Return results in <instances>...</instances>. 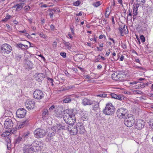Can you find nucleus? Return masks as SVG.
Here are the masks:
<instances>
[{
	"instance_id": "nucleus-29",
	"label": "nucleus",
	"mask_w": 153,
	"mask_h": 153,
	"mask_svg": "<svg viewBox=\"0 0 153 153\" xmlns=\"http://www.w3.org/2000/svg\"><path fill=\"white\" fill-rule=\"evenodd\" d=\"M41 143L38 140H36L33 141L31 145H32V147L33 146L36 147L39 146L41 144Z\"/></svg>"
},
{
	"instance_id": "nucleus-61",
	"label": "nucleus",
	"mask_w": 153,
	"mask_h": 153,
	"mask_svg": "<svg viewBox=\"0 0 153 153\" xmlns=\"http://www.w3.org/2000/svg\"><path fill=\"white\" fill-rule=\"evenodd\" d=\"M124 56H123L122 55L120 58V61H123L124 59Z\"/></svg>"
},
{
	"instance_id": "nucleus-53",
	"label": "nucleus",
	"mask_w": 153,
	"mask_h": 153,
	"mask_svg": "<svg viewBox=\"0 0 153 153\" xmlns=\"http://www.w3.org/2000/svg\"><path fill=\"white\" fill-rule=\"evenodd\" d=\"M146 84L145 83H141V85H140L139 87H140V88H144L146 86Z\"/></svg>"
},
{
	"instance_id": "nucleus-51",
	"label": "nucleus",
	"mask_w": 153,
	"mask_h": 153,
	"mask_svg": "<svg viewBox=\"0 0 153 153\" xmlns=\"http://www.w3.org/2000/svg\"><path fill=\"white\" fill-rule=\"evenodd\" d=\"M131 12H132V10H128V16H131V17H130V19H131V18H132V17H131V16H132Z\"/></svg>"
},
{
	"instance_id": "nucleus-48",
	"label": "nucleus",
	"mask_w": 153,
	"mask_h": 153,
	"mask_svg": "<svg viewBox=\"0 0 153 153\" xmlns=\"http://www.w3.org/2000/svg\"><path fill=\"white\" fill-rule=\"evenodd\" d=\"M74 86L73 85H70L68 86H67L65 88V90H69V89H71L73 88L74 87Z\"/></svg>"
},
{
	"instance_id": "nucleus-5",
	"label": "nucleus",
	"mask_w": 153,
	"mask_h": 153,
	"mask_svg": "<svg viewBox=\"0 0 153 153\" xmlns=\"http://www.w3.org/2000/svg\"><path fill=\"white\" fill-rule=\"evenodd\" d=\"M135 122L134 117L132 114L127 115L124 120V123L128 127H131L134 124Z\"/></svg>"
},
{
	"instance_id": "nucleus-50",
	"label": "nucleus",
	"mask_w": 153,
	"mask_h": 153,
	"mask_svg": "<svg viewBox=\"0 0 153 153\" xmlns=\"http://www.w3.org/2000/svg\"><path fill=\"white\" fill-rule=\"evenodd\" d=\"M149 126L153 130V119L151 120Z\"/></svg>"
},
{
	"instance_id": "nucleus-58",
	"label": "nucleus",
	"mask_w": 153,
	"mask_h": 153,
	"mask_svg": "<svg viewBox=\"0 0 153 153\" xmlns=\"http://www.w3.org/2000/svg\"><path fill=\"white\" fill-rule=\"evenodd\" d=\"M58 108L59 110L61 111V112L62 113V112L63 111H64V110L63 109V107L62 106H59Z\"/></svg>"
},
{
	"instance_id": "nucleus-62",
	"label": "nucleus",
	"mask_w": 153,
	"mask_h": 153,
	"mask_svg": "<svg viewBox=\"0 0 153 153\" xmlns=\"http://www.w3.org/2000/svg\"><path fill=\"white\" fill-rule=\"evenodd\" d=\"M135 67L137 68H138V69H140V70H143V67H139L138 66H136Z\"/></svg>"
},
{
	"instance_id": "nucleus-9",
	"label": "nucleus",
	"mask_w": 153,
	"mask_h": 153,
	"mask_svg": "<svg viewBox=\"0 0 153 153\" xmlns=\"http://www.w3.org/2000/svg\"><path fill=\"white\" fill-rule=\"evenodd\" d=\"M33 94L34 98L38 100L42 99L44 97V94L43 92L39 90H35Z\"/></svg>"
},
{
	"instance_id": "nucleus-7",
	"label": "nucleus",
	"mask_w": 153,
	"mask_h": 153,
	"mask_svg": "<svg viewBox=\"0 0 153 153\" xmlns=\"http://www.w3.org/2000/svg\"><path fill=\"white\" fill-rule=\"evenodd\" d=\"M68 125L67 127V129L71 134L75 135L78 133V130L76 125Z\"/></svg>"
},
{
	"instance_id": "nucleus-60",
	"label": "nucleus",
	"mask_w": 153,
	"mask_h": 153,
	"mask_svg": "<svg viewBox=\"0 0 153 153\" xmlns=\"http://www.w3.org/2000/svg\"><path fill=\"white\" fill-rule=\"evenodd\" d=\"M51 28L52 30H53L55 28V26L53 25H51Z\"/></svg>"
},
{
	"instance_id": "nucleus-42",
	"label": "nucleus",
	"mask_w": 153,
	"mask_h": 153,
	"mask_svg": "<svg viewBox=\"0 0 153 153\" xmlns=\"http://www.w3.org/2000/svg\"><path fill=\"white\" fill-rule=\"evenodd\" d=\"M56 129H57L56 126H54L51 128V130H50V131H52V132H54V133H55L56 132Z\"/></svg>"
},
{
	"instance_id": "nucleus-64",
	"label": "nucleus",
	"mask_w": 153,
	"mask_h": 153,
	"mask_svg": "<svg viewBox=\"0 0 153 153\" xmlns=\"http://www.w3.org/2000/svg\"><path fill=\"white\" fill-rule=\"evenodd\" d=\"M83 12H80L78 14H76V15L77 16H82V14Z\"/></svg>"
},
{
	"instance_id": "nucleus-6",
	"label": "nucleus",
	"mask_w": 153,
	"mask_h": 153,
	"mask_svg": "<svg viewBox=\"0 0 153 153\" xmlns=\"http://www.w3.org/2000/svg\"><path fill=\"white\" fill-rule=\"evenodd\" d=\"M35 136L37 138H41L44 137L46 134L45 131L41 128H37L34 131Z\"/></svg>"
},
{
	"instance_id": "nucleus-57",
	"label": "nucleus",
	"mask_w": 153,
	"mask_h": 153,
	"mask_svg": "<svg viewBox=\"0 0 153 153\" xmlns=\"http://www.w3.org/2000/svg\"><path fill=\"white\" fill-rule=\"evenodd\" d=\"M111 51L110 49H108V51H106V53L105 55L107 56H108L110 53Z\"/></svg>"
},
{
	"instance_id": "nucleus-8",
	"label": "nucleus",
	"mask_w": 153,
	"mask_h": 153,
	"mask_svg": "<svg viewBox=\"0 0 153 153\" xmlns=\"http://www.w3.org/2000/svg\"><path fill=\"white\" fill-rule=\"evenodd\" d=\"M128 110L126 108L119 109L117 112V116L120 118H123L127 115Z\"/></svg>"
},
{
	"instance_id": "nucleus-1",
	"label": "nucleus",
	"mask_w": 153,
	"mask_h": 153,
	"mask_svg": "<svg viewBox=\"0 0 153 153\" xmlns=\"http://www.w3.org/2000/svg\"><path fill=\"white\" fill-rule=\"evenodd\" d=\"M63 117L65 122L68 125L74 124L76 122L75 115L71 110H66L63 114Z\"/></svg>"
},
{
	"instance_id": "nucleus-25",
	"label": "nucleus",
	"mask_w": 153,
	"mask_h": 153,
	"mask_svg": "<svg viewBox=\"0 0 153 153\" xmlns=\"http://www.w3.org/2000/svg\"><path fill=\"white\" fill-rule=\"evenodd\" d=\"M16 47L17 48H19L22 50H26L28 48V46L27 45H23L21 43L17 44Z\"/></svg>"
},
{
	"instance_id": "nucleus-10",
	"label": "nucleus",
	"mask_w": 153,
	"mask_h": 153,
	"mask_svg": "<svg viewBox=\"0 0 153 153\" xmlns=\"http://www.w3.org/2000/svg\"><path fill=\"white\" fill-rule=\"evenodd\" d=\"M145 125V123L141 119L137 120L136 123L135 124V128L139 130H141L144 127Z\"/></svg>"
},
{
	"instance_id": "nucleus-39",
	"label": "nucleus",
	"mask_w": 153,
	"mask_h": 153,
	"mask_svg": "<svg viewBox=\"0 0 153 153\" xmlns=\"http://www.w3.org/2000/svg\"><path fill=\"white\" fill-rule=\"evenodd\" d=\"M107 94H100L97 95L96 96L101 98H104L107 97Z\"/></svg>"
},
{
	"instance_id": "nucleus-59",
	"label": "nucleus",
	"mask_w": 153,
	"mask_h": 153,
	"mask_svg": "<svg viewBox=\"0 0 153 153\" xmlns=\"http://www.w3.org/2000/svg\"><path fill=\"white\" fill-rule=\"evenodd\" d=\"M11 17V16L9 15H7L6 16L5 18H6L8 20Z\"/></svg>"
},
{
	"instance_id": "nucleus-20",
	"label": "nucleus",
	"mask_w": 153,
	"mask_h": 153,
	"mask_svg": "<svg viewBox=\"0 0 153 153\" xmlns=\"http://www.w3.org/2000/svg\"><path fill=\"white\" fill-rule=\"evenodd\" d=\"M94 103V101L87 98H84L82 100V104L84 105H91Z\"/></svg>"
},
{
	"instance_id": "nucleus-15",
	"label": "nucleus",
	"mask_w": 153,
	"mask_h": 153,
	"mask_svg": "<svg viewBox=\"0 0 153 153\" xmlns=\"http://www.w3.org/2000/svg\"><path fill=\"white\" fill-rule=\"evenodd\" d=\"M74 96L73 94L65 96L63 100V102L66 103L70 102L72 100L74 99L73 97Z\"/></svg>"
},
{
	"instance_id": "nucleus-43",
	"label": "nucleus",
	"mask_w": 153,
	"mask_h": 153,
	"mask_svg": "<svg viewBox=\"0 0 153 153\" xmlns=\"http://www.w3.org/2000/svg\"><path fill=\"white\" fill-rule=\"evenodd\" d=\"M56 106L54 105H52L49 109V112H51L52 111L56 109Z\"/></svg>"
},
{
	"instance_id": "nucleus-14",
	"label": "nucleus",
	"mask_w": 153,
	"mask_h": 153,
	"mask_svg": "<svg viewBox=\"0 0 153 153\" xmlns=\"http://www.w3.org/2000/svg\"><path fill=\"white\" fill-rule=\"evenodd\" d=\"M77 128L78 130V132L82 134L84 133L85 131L84 127L82 123H78L76 124Z\"/></svg>"
},
{
	"instance_id": "nucleus-28",
	"label": "nucleus",
	"mask_w": 153,
	"mask_h": 153,
	"mask_svg": "<svg viewBox=\"0 0 153 153\" xmlns=\"http://www.w3.org/2000/svg\"><path fill=\"white\" fill-rule=\"evenodd\" d=\"M44 75L42 73H39L37 76H36V80L39 82H41L42 80L44 79Z\"/></svg>"
},
{
	"instance_id": "nucleus-37",
	"label": "nucleus",
	"mask_w": 153,
	"mask_h": 153,
	"mask_svg": "<svg viewBox=\"0 0 153 153\" xmlns=\"http://www.w3.org/2000/svg\"><path fill=\"white\" fill-rule=\"evenodd\" d=\"M22 141L24 142L23 140V137H22V135L21 136H19L18 138L16 140V143H19L21 141Z\"/></svg>"
},
{
	"instance_id": "nucleus-44",
	"label": "nucleus",
	"mask_w": 153,
	"mask_h": 153,
	"mask_svg": "<svg viewBox=\"0 0 153 153\" xmlns=\"http://www.w3.org/2000/svg\"><path fill=\"white\" fill-rule=\"evenodd\" d=\"M52 10H53L54 11H56V10H50V13H49V15L50 16V17L51 18H52L53 17V13L52 12Z\"/></svg>"
},
{
	"instance_id": "nucleus-33",
	"label": "nucleus",
	"mask_w": 153,
	"mask_h": 153,
	"mask_svg": "<svg viewBox=\"0 0 153 153\" xmlns=\"http://www.w3.org/2000/svg\"><path fill=\"white\" fill-rule=\"evenodd\" d=\"M137 3L136 4H138L139 5H144L146 3V0H137Z\"/></svg>"
},
{
	"instance_id": "nucleus-11",
	"label": "nucleus",
	"mask_w": 153,
	"mask_h": 153,
	"mask_svg": "<svg viewBox=\"0 0 153 153\" xmlns=\"http://www.w3.org/2000/svg\"><path fill=\"white\" fill-rule=\"evenodd\" d=\"M123 74L120 71L116 72L112 74V79L116 81H121L122 80Z\"/></svg>"
},
{
	"instance_id": "nucleus-38",
	"label": "nucleus",
	"mask_w": 153,
	"mask_h": 153,
	"mask_svg": "<svg viewBox=\"0 0 153 153\" xmlns=\"http://www.w3.org/2000/svg\"><path fill=\"white\" fill-rule=\"evenodd\" d=\"M10 132H9L8 131H6V132H4L3 134H2V137H7V136H9L10 133H11Z\"/></svg>"
},
{
	"instance_id": "nucleus-56",
	"label": "nucleus",
	"mask_w": 153,
	"mask_h": 153,
	"mask_svg": "<svg viewBox=\"0 0 153 153\" xmlns=\"http://www.w3.org/2000/svg\"><path fill=\"white\" fill-rule=\"evenodd\" d=\"M5 141L6 142V143H7L9 141H10V139L7 137H5Z\"/></svg>"
},
{
	"instance_id": "nucleus-13",
	"label": "nucleus",
	"mask_w": 153,
	"mask_h": 153,
	"mask_svg": "<svg viewBox=\"0 0 153 153\" xmlns=\"http://www.w3.org/2000/svg\"><path fill=\"white\" fill-rule=\"evenodd\" d=\"M26 107L28 109L33 108L35 106V102L32 100H28L26 101L25 103Z\"/></svg>"
},
{
	"instance_id": "nucleus-4",
	"label": "nucleus",
	"mask_w": 153,
	"mask_h": 153,
	"mask_svg": "<svg viewBox=\"0 0 153 153\" xmlns=\"http://www.w3.org/2000/svg\"><path fill=\"white\" fill-rule=\"evenodd\" d=\"M12 51V47L7 43H4L0 46V52L2 54L7 55L10 53Z\"/></svg>"
},
{
	"instance_id": "nucleus-40",
	"label": "nucleus",
	"mask_w": 153,
	"mask_h": 153,
	"mask_svg": "<svg viewBox=\"0 0 153 153\" xmlns=\"http://www.w3.org/2000/svg\"><path fill=\"white\" fill-rule=\"evenodd\" d=\"M81 2L79 1H76L74 2L73 3V5L75 6H78L81 4Z\"/></svg>"
},
{
	"instance_id": "nucleus-46",
	"label": "nucleus",
	"mask_w": 153,
	"mask_h": 153,
	"mask_svg": "<svg viewBox=\"0 0 153 153\" xmlns=\"http://www.w3.org/2000/svg\"><path fill=\"white\" fill-rule=\"evenodd\" d=\"M30 9V7L29 6H25L24 7V9L26 12H27L28 11H29Z\"/></svg>"
},
{
	"instance_id": "nucleus-35",
	"label": "nucleus",
	"mask_w": 153,
	"mask_h": 153,
	"mask_svg": "<svg viewBox=\"0 0 153 153\" xmlns=\"http://www.w3.org/2000/svg\"><path fill=\"white\" fill-rule=\"evenodd\" d=\"M139 82H137L135 81H134L132 82H128V84L130 85V86H129L130 88H133V86H134L135 85L137 84Z\"/></svg>"
},
{
	"instance_id": "nucleus-2",
	"label": "nucleus",
	"mask_w": 153,
	"mask_h": 153,
	"mask_svg": "<svg viewBox=\"0 0 153 153\" xmlns=\"http://www.w3.org/2000/svg\"><path fill=\"white\" fill-rule=\"evenodd\" d=\"M15 123L12 120L9 118L6 119L4 123V127L6 129H10V131L14 134L16 133V130L14 128L16 126Z\"/></svg>"
},
{
	"instance_id": "nucleus-31",
	"label": "nucleus",
	"mask_w": 153,
	"mask_h": 153,
	"mask_svg": "<svg viewBox=\"0 0 153 153\" xmlns=\"http://www.w3.org/2000/svg\"><path fill=\"white\" fill-rule=\"evenodd\" d=\"M80 117L81 119L83 121L87 120L88 119V115L86 113L81 115Z\"/></svg>"
},
{
	"instance_id": "nucleus-26",
	"label": "nucleus",
	"mask_w": 153,
	"mask_h": 153,
	"mask_svg": "<svg viewBox=\"0 0 153 153\" xmlns=\"http://www.w3.org/2000/svg\"><path fill=\"white\" fill-rule=\"evenodd\" d=\"M63 43L64 45L65 48L69 50H70L72 47V45L69 42H67L63 40Z\"/></svg>"
},
{
	"instance_id": "nucleus-27",
	"label": "nucleus",
	"mask_w": 153,
	"mask_h": 153,
	"mask_svg": "<svg viewBox=\"0 0 153 153\" xmlns=\"http://www.w3.org/2000/svg\"><path fill=\"white\" fill-rule=\"evenodd\" d=\"M139 5L138 4H134L133 5V14L134 15H137V10L138 8L139 7Z\"/></svg>"
},
{
	"instance_id": "nucleus-47",
	"label": "nucleus",
	"mask_w": 153,
	"mask_h": 153,
	"mask_svg": "<svg viewBox=\"0 0 153 153\" xmlns=\"http://www.w3.org/2000/svg\"><path fill=\"white\" fill-rule=\"evenodd\" d=\"M7 148L8 149H9L11 148V141H9V142L7 143Z\"/></svg>"
},
{
	"instance_id": "nucleus-36",
	"label": "nucleus",
	"mask_w": 153,
	"mask_h": 153,
	"mask_svg": "<svg viewBox=\"0 0 153 153\" xmlns=\"http://www.w3.org/2000/svg\"><path fill=\"white\" fill-rule=\"evenodd\" d=\"M134 94H141L143 93V92L141 91L137 90H134L132 91Z\"/></svg>"
},
{
	"instance_id": "nucleus-12",
	"label": "nucleus",
	"mask_w": 153,
	"mask_h": 153,
	"mask_svg": "<svg viewBox=\"0 0 153 153\" xmlns=\"http://www.w3.org/2000/svg\"><path fill=\"white\" fill-rule=\"evenodd\" d=\"M26 113V110L23 108H20L16 111V114L17 117L19 118L24 117Z\"/></svg>"
},
{
	"instance_id": "nucleus-18",
	"label": "nucleus",
	"mask_w": 153,
	"mask_h": 153,
	"mask_svg": "<svg viewBox=\"0 0 153 153\" xmlns=\"http://www.w3.org/2000/svg\"><path fill=\"white\" fill-rule=\"evenodd\" d=\"M119 30L120 32L121 35L123 36V33L127 34L128 33V29L127 26L125 25H124L123 27L122 26L119 28Z\"/></svg>"
},
{
	"instance_id": "nucleus-17",
	"label": "nucleus",
	"mask_w": 153,
	"mask_h": 153,
	"mask_svg": "<svg viewBox=\"0 0 153 153\" xmlns=\"http://www.w3.org/2000/svg\"><path fill=\"white\" fill-rule=\"evenodd\" d=\"M28 122V120H25L24 121L19 123V125H16L14 128L15 130H16H16L19 129L24 127L25 125H27ZM17 125H18V124Z\"/></svg>"
},
{
	"instance_id": "nucleus-49",
	"label": "nucleus",
	"mask_w": 153,
	"mask_h": 153,
	"mask_svg": "<svg viewBox=\"0 0 153 153\" xmlns=\"http://www.w3.org/2000/svg\"><path fill=\"white\" fill-rule=\"evenodd\" d=\"M70 29H71V32L72 34L73 35H74L75 34V33H74V27H73V26H70Z\"/></svg>"
},
{
	"instance_id": "nucleus-3",
	"label": "nucleus",
	"mask_w": 153,
	"mask_h": 153,
	"mask_svg": "<svg viewBox=\"0 0 153 153\" xmlns=\"http://www.w3.org/2000/svg\"><path fill=\"white\" fill-rule=\"evenodd\" d=\"M115 112V107L112 103L109 102L106 104L103 110V113L107 115L111 116Z\"/></svg>"
},
{
	"instance_id": "nucleus-54",
	"label": "nucleus",
	"mask_w": 153,
	"mask_h": 153,
	"mask_svg": "<svg viewBox=\"0 0 153 153\" xmlns=\"http://www.w3.org/2000/svg\"><path fill=\"white\" fill-rule=\"evenodd\" d=\"M133 88L134 89H140V87L139 85H136L134 86H133Z\"/></svg>"
},
{
	"instance_id": "nucleus-21",
	"label": "nucleus",
	"mask_w": 153,
	"mask_h": 153,
	"mask_svg": "<svg viewBox=\"0 0 153 153\" xmlns=\"http://www.w3.org/2000/svg\"><path fill=\"white\" fill-rule=\"evenodd\" d=\"M54 132L50 131L46 138V140L47 142H49L53 139V137L55 135Z\"/></svg>"
},
{
	"instance_id": "nucleus-63",
	"label": "nucleus",
	"mask_w": 153,
	"mask_h": 153,
	"mask_svg": "<svg viewBox=\"0 0 153 153\" xmlns=\"http://www.w3.org/2000/svg\"><path fill=\"white\" fill-rule=\"evenodd\" d=\"M65 74L66 75V76H68L69 75H70V74L67 71H65V72H64Z\"/></svg>"
},
{
	"instance_id": "nucleus-24",
	"label": "nucleus",
	"mask_w": 153,
	"mask_h": 153,
	"mask_svg": "<svg viewBox=\"0 0 153 153\" xmlns=\"http://www.w3.org/2000/svg\"><path fill=\"white\" fill-rule=\"evenodd\" d=\"M30 134V132L28 131H27L22 134V137L24 142L27 141L28 139V135Z\"/></svg>"
},
{
	"instance_id": "nucleus-55",
	"label": "nucleus",
	"mask_w": 153,
	"mask_h": 153,
	"mask_svg": "<svg viewBox=\"0 0 153 153\" xmlns=\"http://www.w3.org/2000/svg\"><path fill=\"white\" fill-rule=\"evenodd\" d=\"M48 81L51 82V83L52 84V85H53V79L52 78H48Z\"/></svg>"
},
{
	"instance_id": "nucleus-23",
	"label": "nucleus",
	"mask_w": 153,
	"mask_h": 153,
	"mask_svg": "<svg viewBox=\"0 0 153 153\" xmlns=\"http://www.w3.org/2000/svg\"><path fill=\"white\" fill-rule=\"evenodd\" d=\"M24 66L27 69H31L33 68V64L30 61L27 60L25 63Z\"/></svg>"
},
{
	"instance_id": "nucleus-32",
	"label": "nucleus",
	"mask_w": 153,
	"mask_h": 153,
	"mask_svg": "<svg viewBox=\"0 0 153 153\" xmlns=\"http://www.w3.org/2000/svg\"><path fill=\"white\" fill-rule=\"evenodd\" d=\"M49 113L48 110L47 109H44L42 111V116L43 118L44 117L46 116V115H48Z\"/></svg>"
},
{
	"instance_id": "nucleus-16",
	"label": "nucleus",
	"mask_w": 153,
	"mask_h": 153,
	"mask_svg": "<svg viewBox=\"0 0 153 153\" xmlns=\"http://www.w3.org/2000/svg\"><path fill=\"white\" fill-rule=\"evenodd\" d=\"M33 150L32 145H26L24 148V153H33Z\"/></svg>"
},
{
	"instance_id": "nucleus-52",
	"label": "nucleus",
	"mask_w": 153,
	"mask_h": 153,
	"mask_svg": "<svg viewBox=\"0 0 153 153\" xmlns=\"http://www.w3.org/2000/svg\"><path fill=\"white\" fill-rule=\"evenodd\" d=\"M60 54L63 58H65L66 57V53L64 52H61L60 53Z\"/></svg>"
},
{
	"instance_id": "nucleus-19",
	"label": "nucleus",
	"mask_w": 153,
	"mask_h": 153,
	"mask_svg": "<svg viewBox=\"0 0 153 153\" xmlns=\"http://www.w3.org/2000/svg\"><path fill=\"white\" fill-rule=\"evenodd\" d=\"M25 3H20L17 4L13 6V8H16V11H20L23 7Z\"/></svg>"
},
{
	"instance_id": "nucleus-22",
	"label": "nucleus",
	"mask_w": 153,
	"mask_h": 153,
	"mask_svg": "<svg viewBox=\"0 0 153 153\" xmlns=\"http://www.w3.org/2000/svg\"><path fill=\"white\" fill-rule=\"evenodd\" d=\"M111 98L118 100H122L123 96L120 94H116L114 93H111L110 94Z\"/></svg>"
},
{
	"instance_id": "nucleus-30",
	"label": "nucleus",
	"mask_w": 153,
	"mask_h": 153,
	"mask_svg": "<svg viewBox=\"0 0 153 153\" xmlns=\"http://www.w3.org/2000/svg\"><path fill=\"white\" fill-rule=\"evenodd\" d=\"M57 130L58 131L60 129L62 130H66L67 129V127L65 126L62 125V124H59L57 125Z\"/></svg>"
},
{
	"instance_id": "nucleus-45",
	"label": "nucleus",
	"mask_w": 153,
	"mask_h": 153,
	"mask_svg": "<svg viewBox=\"0 0 153 153\" xmlns=\"http://www.w3.org/2000/svg\"><path fill=\"white\" fill-rule=\"evenodd\" d=\"M140 38L142 42H145V38L143 35H141L140 36Z\"/></svg>"
},
{
	"instance_id": "nucleus-41",
	"label": "nucleus",
	"mask_w": 153,
	"mask_h": 153,
	"mask_svg": "<svg viewBox=\"0 0 153 153\" xmlns=\"http://www.w3.org/2000/svg\"><path fill=\"white\" fill-rule=\"evenodd\" d=\"M101 4V2L100 1H97L94 3L93 5L95 7H97Z\"/></svg>"
},
{
	"instance_id": "nucleus-34",
	"label": "nucleus",
	"mask_w": 153,
	"mask_h": 153,
	"mask_svg": "<svg viewBox=\"0 0 153 153\" xmlns=\"http://www.w3.org/2000/svg\"><path fill=\"white\" fill-rule=\"evenodd\" d=\"M94 105L93 106V109L94 110H96L99 107V103L98 102H96L94 103Z\"/></svg>"
}]
</instances>
